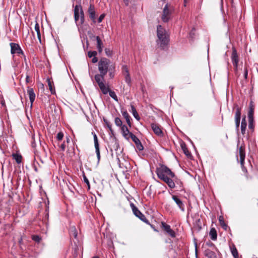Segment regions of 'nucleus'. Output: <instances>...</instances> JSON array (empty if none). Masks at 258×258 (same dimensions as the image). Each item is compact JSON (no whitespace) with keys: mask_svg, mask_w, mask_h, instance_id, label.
<instances>
[{"mask_svg":"<svg viewBox=\"0 0 258 258\" xmlns=\"http://www.w3.org/2000/svg\"><path fill=\"white\" fill-rule=\"evenodd\" d=\"M98 66L100 74L96 75L95 79H97L98 76L100 77V79H104L107 72L109 73L108 75L111 79L114 78L115 66L114 64L111 63L109 59L105 57L101 58L98 61Z\"/></svg>","mask_w":258,"mask_h":258,"instance_id":"obj_1","label":"nucleus"},{"mask_svg":"<svg viewBox=\"0 0 258 258\" xmlns=\"http://www.w3.org/2000/svg\"><path fill=\"white\" fill-rule=\"evenodd\" d=\"M158 177L165 182L170 188H174V182L171 178L175 177V174L167 166L159 164L155 171Z\"/></svg>","mask_w":258,"mask_h":258,"instance_id":"obj_2","label":"nucleus"},{"mask_svg":"<svg viewBox=\"0 0 258 258\" xmlns=\"http://www.w3.org/2000/svg\"><path fill=\"white\" fill-rule=\"evenodd\" d=\"M157 34L158 39L157 44L159 47L165 49L168 46L169 42V35L167 31L162 27L158 25L157 28Z\"/></svg>","mask_w":258,"mask_h":258,"instance_id":"obj_3","label":"nucleus"},{"mask_svg":"<svg viewBox=\"0 0 258 258\" xmlns=\"http://www.w3.org/2000/svg\"><path fill=\"white\" fill-rule=\"evenodd\" d=\"M74 18L77 25L80 19L79 24L82 25L85 21L84 13L81 5H76L74 9Z\"/></svg>","mask_w":258,"mask_h":258,"instance_id":"obj_4","label":"nucleus"},{"mask_svg":"<svg viewBox=\"0 0 258 258\" xmlns=\"http://www.w3.org/2000/svg\"><path fill=\"white\" fill-rule=\"evenodd\" d=\"M130 206L132 208L134 214L137 217L139 218L141 221H143L147 224H150L149 220L147 219L145 216L141 212L138 208L133 203H131Z\"/></svg>","mask_w":258,"mask_h":258,"instance_id":"obj_5","label":"nucleus"},{"mask_svg":"<svg viewBox=\"0 0 258 258\" xmlns=\"http://www.w3.org/2000/svg\"><path fill=\"white\" fill-rule=\"evenodd\" d=\"M10 45L11 46V53L12 54H22L24 56L25 60H26V56H25L24 52L22 49L21 48L20 45L15 43H10Z\"/></svg>","mask_w":258,"mask_h":258,"instance_id":"obj_6","label":"nucleus"},{"mask_svg":"<svg viewBox=\"0 0 258 258\" xmlns=\"http://www.w3.org/2000/svg\"><path fill=\"white\" fill-rule=\"evenodd\" d=\"M96 82L97 83L101 92L104 95L107 94L109 91V88L108 87H106L104 83V79H100V77H97V79H95Z\"/></svg>","mask_w":258,"mask_h":258,"instance_id":"obj_7","label":"nucleus"},{"mask_svg":"<svg viewBox=\"0 0 258 258\" xmlns=\"http://www.w3.org/2000/svg\"><path fill=\"white\" fill-rule=\"evenodd\" d=\"M161 227L167 234L169 235L172 238L175 237V232L174 230L171 229L170 226L169 225L166 224L164 222H162Z\"/></svg>","mask_w":258,"mask_h":258,"instance_id":"obj_8","label":"nucleus"},{"mask_svg":"<svg viewBox=\"0 0 258 258\" xmlns=\"http://www.w3.org/2000/svg\"><path fill=\"white\" fill-rule=\"evenodd\" d=\"M171 13L168 9V5L166 4L163 10L162 20L164 22H167L170 19Z\"/></svg>","mask_w":258,"mask_h":258,"instance_id":"obj_9","label":"nucleus"},{"mask_svg":"<svg viewBox=\"0 0 258 258\" xmlns=\"http://www.w3.org/2000/svg\"><path fill=\"white\" fill-rule=\"evenodd\" d=\"M237 147L238 148L239 150L240 162H242L243 160H245V145L244 143H242L239 146V141H238L237 144Z\"/></svg>","mask_w":258,"mask_h":258,"instance_id":"obj_10","label":"nucleus"},{"mask_svg":"<svg viewBox=\"0 0 258 258\" xmlns=\"http://www.w3.org/2000/svg\"><path fill=\"white\" fill-rule=\"evenodd\" d=\"M151 128L154 133L159 137H163L164 135L163 132L162 131L160 126L155 123H152L151 124Z\"/></svg>","mask_w":258,"mask_h":258,"instance_id":"obj_11","label":"nucleus"},{"mask_svg":"<svg viewBox=\"0 0 258 258\" xmlns=\"http://www.w3.org/2000/svg\"><path fill=\"white\" fill-rule=\"evenodd\" d=\"M242 107V102H241V101L239 99L238 100V102H236L234 103L233 106V109L235 110V115H241Z\"/></svg>","mask_w":258,"mask_h":258,"instance_id":"obj_12","label":"nucleus"},{"mask_svg":"<svg viewBox=\"0 0 258 258\" xmlns=\"http://www.w3.org/2000/svg\"><path fill=\"white\" fill-rule=\"evenodd\" d=\"M88 13L90 18L92 20L94 23H96V13L95 11L94 6L93 5H90L88 9Z\"/></svg>","mask_w":258,"mask_h":258,"instance_id":"obj_13","label":"nucleus"},{"mask_svg":"<svg viewBox=\"0 0 258 258\" xmlns=\"http://www.w3.org/2000/svg\"><path fill=\"white\" fill-rule=\"evenodd\" d=\"M94 38L97 41V48L99 53H101L103 50V44L99 36H93L92 39Z\"/></svg>","mask_w":258,"mask_h":258,"instance_id":"obj_14","label":"nucleus"},{"mask_svg":"<svg viewBox=\"0 0 258 258\" xmlns=\"http://www.w3.org/2000/svg\"><path fill=\"white\" fill-rule=\"evenodd\" d=\"M172 199L174 200V201L177 205L179 208L182 211H184V205L182 202V201L179 199L177 196L175 195H172Z\"/></svg>","mask_w":258,"mask_h":258,"instance_id":"obj_15","label":"nucleus"},{"mask_svg":"<svg viewBox=\"0 0 258 258\" xmlns=\"http://www.w3.org/2000/svg\"><path fill=\"white\" fill-rule=\"evenodd\" d=\"M232 61L233 64L235 67H237L238 62V58L236 50L235 48H232V53L231 56Z\"/></svg>","mask_w":258,"mask_h":258,"instance_id":"obj_16","label":"nucleus"},{"mask_svg":"<svg viewBox=\"0 0 258 258\" xmlns=\"http://www.w3.org/2000/svg\"><path fill=\"white\" fill-rule=\"evenodd\" d=\"M171 179L173 182H174V188L175 187V184H176L178 185L179 187L177 190L180 191L183 190L182 182L179 179H178L175 175L174 177H172Z\"/></svg>","mask_w":258,"mask_h":258,"instance_id":"obj_17","label":"nucleus"},{"mask_svg":"<svg viewBox=\"0 0 258 258\" xmlns=\"http://www.w3.org/2000/svg\"><path fill=\"white\" fill-rule=\"evenodd\" d=\"M121 132L123 136L127 140L130 139V134L132 133L129 131L128 128L125 125H123L121 127Z\"/></svg>","mask_w":258,"mask_h":258,"instance_id":"obj_18","label":"nucleus"},{"mask_svg":"<svg viewBox=\"0 0 258 258\" xmlns=\"http://www.w3.org/2000/svg\"><path fill=\"white\" fill-rule=\"evenodd\" d=\"M254 106L253 104L252 101H251L249 105V109L247 113L248 119L254 118Z\"/></svg>","mask_w":258,"mask_h":258,"instance_id":"obj_19","label":"nucleus"},{"mask_svg":"<svg viewBox=\"0 0 258 258\" xmlns=\"http://www.w3.org/2000/svg\"><path fill=\"white\" fill-rule=\"evenodd\" d=\"M180 147L183 151L184 154L188 157V158H191L192 157L191 154L190 152L188 150V149L186 147V145L185 143L183 142L180 143Z\"/></svg>","mask_w":258,"mask_h":258,"instance_id":"obj_20","label":"nucleus"},{"mask_svg":"<svg viewBox=\"0 0 258 258\" xmlns=\"http://www.w3.org/2000/svg\"><path fill=\"white\" fill-rule=\"evenodd\" d=\"M204 255L208 258H217V255L215 252L209 248L205 250Z\"/></svg>","mask_w":258,"mask_h":258,"instance_id":"obj_21","label":"nucleus"},{"mask_svg":"<svg viewBox=\"0 0 258 258\" xmlns=\"http://www.w3.org/2000/svg\"><path fill=\"white\" fill-rule=\"evenodd\" d=\"M121 113L122 116L125 119L127 124L130 127H131L132 124L131 121V117L130 116L129 114L128 113L126 110L121 111Z\"/></svg>","mask_w":258,"mask_h":258,"instance_id":"obj_22","label":"nucleus"},{"mask_svg":"<svg viewBox=\"0 0 258 258\" xmlns=\"http://www.w3.org/2000/svg\"><path fill=\"white\" fill-rule=\"evenodd\" d=\"M209 235L210 238L213 240H216L217 238V231L214 228H212L210 231Z\"/></svg>","mask_w":258,"mask_h":258,"instance_id":"obj_23","label":"nucleus"},{"mask_svg":"<svg viewBox=\"0 0 258 258\" xmlns=\"http://www.w3.org/2000/svg\"><path fill=\"white\" fill-rule=\"evenodd\" d=\"M131 111L132 112V114L134 116V117L137 120H140V116L139 115L137 110H136V109L135 108V107L134 106V105L133 104H131Z\"/></svg>","mask_w":258,"mask_h":258,"instance_id":"obj_24","label":"nucleus"},{"mask_svg":"<svg viewBox=\"0 0 258 258\" xmlns=\"http://www.w3.org/2000/svg\"><path fill=\"white\" fill-rule=\"evenodd\" d=\"M47 81L48 83L49 89L50 90V91L51 92V94L52 95H55V88H54L53 82H51L49 79H47Z\"/></svg>","mask_w":258,"mask_h":258,"instance_id":"obj_25","label":"nucleus"},{"mask_svg":"<svg viewBox=\"0 0 258 258\" xmlns=\"http://www.w3.org/2000/svg\"><path fill=\"white\" fill-rule=\"evenodd\" d=\"M231 253L234 258H239L238 251L234 245L230 247Z\"/></svg>","mask_w":258,"mask_h":258,"instance_id":"obj_26","label":"nucleus"},{"mask_svg":"<svg viewBox=\"0 0 258 258\" xmlns=\"http://www.w3.org/2000/svg\"><path fill=\"white\" fill-rule=\"evenodd\" d=\"M219 221L220 224L222 228L224 229L225 230H227L228 226L225 223L223 217L222 216H220L219 218Z\"/></svg>","mask_w":258,"mask_h":258,"instance_id":"obj_27","label":"nucleus"},{"mask_svg":"<svg viewBox=\"0 0 258 258\" xmlns=\"http://www.w3.org/2000/svg\"><path fill=\"white\" fill-rule=\"evenodd\" d=\"M103 121H104L105 125H106V126L109 128V131L110 132V134L111 136H113L114 135V133H113V130L112 129L111 123L109 121H108L107 119H105V118L103 119Z\"/></svg>","mask_w":258,"mask_h":258,"instance_id":"obj_28","label":"nucleus"},{"mask_svg":"<svg viewBox=\"0 0 258 258\" xmlns=\"http://www.w3.org/2000/svg\"><path fill=\"white\" fill-rule=\"evenodd\" d=\"M194 228L198 231L201 230L202 229L201 221L200 219H197L194 223Z\"/></svg>","mask_w":258,"mask_h":258,"instance_id":"obj_29","label":"nucleus"},{"mask_svg":"<svg viewBox=\"0 0 258 258\" xmlns=\"http://www.w3.org/2000/svg\"><path fill=\"white\" fill-rule=\"evenodd\" d=\"M240 119L241 115H235V127L237 130H239Z\"/></svg>","mask_w":258,"mask_h":258,"instance_id":"obj_30","label":"nucleus"},{"mask_svg":"<svg viewBox=\"0 0 258 258\" xmlns=\"http://www.w3.org/2000/svg\"><path fill=\"white\" fill-rule=\"evenodd\" d=\"M12 156L18 164H20L22 162V157L20 154H13Z\"/></svg>","mask_w":258,"mask_h":258,"instance_id":"obj_31","label":"nucleus"},{"mask_svg":"<svg viewBox=\"0 0 258 258\" xmlns=\"http://www.w3.org/2000/svg\"><path fill=\"white\" fill-rule=\"evenodd\" d=\"M35 30L36 31V33H37V37H38L39 41L41 42L40 31L39 25L38 23H36L35 25Z\"/></svg>","mask_w":258,"mask_h":258,"instance_id":"obj_32","label":"nucleus"},{"mask_svg":"<svg viewBox=\"0 0 258 258\" xmlns=\"http://www.w3.org/2000/svg\"><path fill=\"white\" fill-rule=\"evenodd\" d=\"M114 123L116 126L120 127V128L122 126H123L121 120L120 119V118L118 117H116L115 118Z\"/></svg>","mask_w":258,"mask_h":258,"instance_id":"obj_33","label":"nucleus"},{"mask_svg":"<svg viewBox=\"0 0 258 258\" xmlns=\"http://www.w3.org/2000/svg\"><path fill=\"white\" fill-rule=\"evenodd\" d=\"M248 128L250 130H253L254 127V118L248 119Z\"/></svg>","mask_w":258,"mask_h":258,"instance_id":"obj_34","label":"nucleus"},{"mask_svg":"<svg viewBox=\"0 0 258 258\" xmlns=\"http://www.w3.org/2000/svg\"><path fill=\"white\" fill-rule=\"evenodd\" d=\"M130 138H131L133 141L136 144L140 141V140L133 133L130 134Z\"/></svg>","mask_w":258,"mask_h":258,"instance_id":"obj_35","label":"nucleus"},{"mask_svg":"<svg viewBox=\"0 0 258 258\" xmlns=\"http://www.w3.org/2000/svg\"><path fill=\"white\" fill-rule=\"evenodd\" d=\"M27 93H28V95H29V97H35V94L34 92V90L31 88L28 87Z\"/></svg>","mask_w":258,"mask_h":258,"instance_id":"obj_36","label":"nucleus"},{"mask_svg":"<svg viewBox=\"0 0 258 258\" xmlns=\"http://www.w3.org/2000/svg\"><path fill=\"white\" fill-rule=\"evenodd\" d=\"M32 239L37 243H39L41 240V237L38 235H33L32 236Z\"/></svg>","mask_w":258,"mask_h":258,"instance_id":"obj_37","label":"nucleus"},{"mask_svg":"<svg viewBox=\"0 0 258 258\" xmlns=\"http://www.w3.org/2000/svg\"><path fill=\"white\" fill-rule=\"evenodd\" d=\"M92 134H93V139H94V146H95V147H99V142H98V138H97V136L96 135V134L94 133Z\"/></svg>","mask_w":258,"mask_h":258,"instance_id":"obj_38","label":"nucleus"},{"mask_svg":"<svg viewBox=\"0 0 258 258\" xmlns=\"http://www.w3.org/2000/svg\"><path fill=\"white\" fill-rule=\"evenodd\" d=\"M122 73L123 75L130 74L128 68L126 65H123L122 66Z\"/></svg>","mask_w":258,"mask_h":258,"instance_id":"obj_39","label":"nucleus"},{"mask_svg":"<svg viewBox=\"0 0 258 258\" xmlns=\"http://www.w3.org/2000/svg\"><path fill=\"white\" fill-rule=\"evenodd\" d=\"M246 126H247V123H241L240 128H241V134L242 135H244L245 133Z\"/></svg>","mask_w":258,"mask_h":258,"instance_id":"obj_40","label":"nucleus"},{"mask_svg":"<svg viewBox=\"0 0 258 258\" xmlns=\"http://www.w3.org/2000/svg\"><path fill=\"white\" fill-rule=\"evenodd\" d=\"M95 152L97 155L98 163H99L100 161V158H101L99 147H95Z\"/></svg>","mask_w":258,"mask_h":258,"instance_id":"obj_41","label":"nucleus"},{"mask_svg":"<svg viewBox=\"0 0 258 258\" xmlns=\"http://www.w3.org/2000/svg\"><path fill=\"white\" fill-rule=\"evenodd\" d=\"M124 79H125V82L128 85H130L131 82V78L130 74H126V75H124Z\"/></svg>","mask_w":258,"mask_h":258,"instance_id":"obj_42","label":"nucleus"},{"mask_svg":"<svg viewBox=\"0 0 258 258\" xmlns=\"http://www.w3.org/2000/svg\"><path fill=\"white\" fill-rule=\"evenodd\" d=\"M206 245L208 246L209 247H210L212 248L213 250H217V248L215 246V245L210 241H208L206 243Z\"/></svg>","mask_w":258,"mask_h":258,"instance_id":"obj_43","label":"nucleus"},{"mask_svg":"<svg viewBox=\"0 0 258 258\" xmlns=\"http://www.w3.org/2000/svg\"><path fill=\"white\" fill-rule=\"evenodd\" d=\"M97 55V52L96 51H89L88 52V56L89 57L91 58Z\"/></svg>","mask_w":258,"mask_h":258,"instance_id":"obj_44","label":"nucleus"},{"mask_svg":"<svg viewBox=\"0 0 258 258\" xmlns=\"http://www.w3.org/2000/svg\"><path fill=\"white\" fill-rule=\"evenodd\" d=\"M71 235L73 236L75 238L77 237L78 233L75 228H72L71 231Z\"/></svg>","mask_w":258,"mask_h":258,"instance_id":"obj_45","label":"nucleus"},{"mask_svg":"<svg viewBox=\"0 0 258 258\" xmlns=\"http://www.w3.org/2000/svg\"><path fill=\"white\" fill-rule=\"evenodd\" d=\"M136 147L139 151H142L144 149V147L142 144L141 141L139 142L136 144Z\"/></svg>","mask_w":258,"mask_h":258,"instance_id":"obj_46","label":"nucleus"},{"mask_svg":"<svg viewBox=\"0 0 258 258\" xmlns=\"http://www.w3.org/2000/svg\"><path fill=\"white\" fill-rule=\"evenodd\" d=\"M83 180L87 184L88 186V189H89L90 188V184L89 181V180L85 175V174H83Z\"/></svg>","mask_w":258,"mask_h":258,"instance_id":"obj_47","label":"nucleus"},{"mask_svg":"<svg viewBox=\"0 0 258 258\" xmlns=\"http://www.w3.org/2000/svg\"><path fill=\"white\" fill-rule=\"evenodd\" d=\"M104 51H105V53L107 56H111L112 52L109 48H105Z\"/></svg>","mask_w":258,"mask_h":258,"instance_id":"obj_48","label":"nucleus"},{"mask_svg":"<svg viewBox=\"0 0 258 258\" xmlns=\"http://www.w3.org/2000/svg\"><path fill=\"white\" fill-rule=\"evenodd\" d=\"M63 134L62 132H59L57 135L56 138L58 141H61L63 139Z\"/></svg>","mask_w":258,"mask_h":258,"instance_id":"obj_49","label":"nucleus"},{"mask_svg":"<svg viewBox=\"0 0 258 258\" xmlns=\"http://www.w3.org/2000/svg\"><path fill=\"white\" fill-rule=\"evenodd\" d=\"M107 245L109 248H113V241L111 239H109L107 241Z\"/></svg>","mask_w":258,"mask_h":258,"instance_id":"obj_50","label":"nucleus"},{"mask_svg":"<svg viewBox=\"0 0 258 258\" xmlns=\"http://www.w3.org/2000/svg\"><path fill=\"white\" fill-rule=\"evenodd\" d=\"M0 104H1L2 107L4 108L6 107V103L4 99V98H0Z\"/></svg>","mask_w":258,"mask_h":258,"instance_id":"obj_51","label":"nucleus"},{"mask_svg":"<svg viewBox=\"0 0 258 258\" xmlns=\"http://www.w3.org/2000/svg\"><path fill=\"white\" fill-rule=\"evenodd\" d=\"M248 76V70L246 67H244V77L245 79H247Z\"/></svg>","mask_w":258,"mask_h":258,"instance_id":"obj_52","label":"nucleus"},{"mask_svg":"<svg viewBox=\"0 0 258 258\" xmlns=\"http://www.w3.org/2000/svg\"><path fill=\"white\" fill-rule=\"evenodd\" d=\"M105 15L104 14H101L98 19V22L101 23L105 17Z\"/></svg>","mask_w":258,"mask_h":258,"instance_id":"obj_53","label":"nucleus"},{"mask_svg":"<svg viewBox=\"0 0 258 258\" xmlns=\"http://www.w3.org/2000/svg\"><path fill=\"white\" fill-rule=\"evenodd\" d=\"M110 97H117L115 92L113 91H111L109 89L108 92Z\"/></svg>","mask_w":258,"mask_h":258,"instance_id":"obj_54","label":"nucleus"},{"mask_svg":"<svg viewBox=\"0 0 258 258\" xmlns=\"http://www.w3.org/2000/svg\"><path fill=\"white\" fill-rule=\"evenodd\" d=\"M35 98H29L30 100V107L31 108L32 107V104L34 101L35 100Z\"/></svg>","mask_w":258,"mask_h":258,"instance_id":"obj_55","label":"nucleus"},{"mask_svg":"<svg viewBox=\"0 0 258 258\" xmlns=\"http://www.w3.org/2000/svg\"><path fill=\"white\" fill-rule=\"evenodd\" d=\"M97 61H98V58L96 57V56L93 57V58L92 59V62L93 63H95L97 62Z\"/></svg>","mask_w":258,"mask_h":258,"instance_id":"obj_56","label":"nucleus"},{"mask_svg":"<svg viewBox=\"0 0 258 258\" xmlns=\"http://www.w3.org/2000/svg\"><path fill=\"white\" fill-rule=\"evenodd\" d=\"M241 123H247L246 120V116L245 115L243 116L242 118V120H241Z\"/></svg>","mask_w":258,"mask_h":258,"instance_id":"obj_57","label":"nucleus"},{"mask_svg":"<svg viewBox=\"0 0 258 258\" xmlns=\"http://www.w3.org/2000/svg\"><path fill=\"white\" fill-rule=\"evenodd\" d=\"M60 148L62 151H64L65 150L66 146L64 143L60 145Z\"/></svg>","mask_w":258,"mask_h":258,"instance_id":"obj_58","label":"nucleus"},{"mask_svg":"<svg viewBox=\"0 0 258 258\" xmlns=\"http://www.w3.org/2000/svg\"><path fill=\"white\" fill-rule=\"evenodd\" d=\"M151 227L155 231H156V232H158V230H157L156 228H155V227L153 225H152L150 223V224H149Z\"/></svg>","mask_w":258,"mask_h":258,"instance_id":"obj_59","label":"nucleus"},{"mask_svg":"<svg viewBox=\"0 0 258 258\" xmlns=\"http://www.w3.org/2000/svg\"><path fill=\"white\" fill-rule=\"evenodd\" d=\"M125 6H127L129 5L130 0H123Z\"/></svg>","mask_w":258,"mask_h":258,"instance_id":"obj_60","label":"nucleus"},{"mask_svg":"<svg viewBox=\"0 0 258 258\" xmlns=\"http://www.w3.org/2000/svg\"><path fill=\"white\" fill-rule=\"evenodd\" d=\"M245 176L246 178H247V179H249L252 178L251 176L248 175V173L247 174L245 173Z\"/></svg>","mask_w":258,"mask_h":258,"instance_id":"obj_61","label":"nucleus"},{"mask_svg":"<svg viewBox=\"0 0 258 258\" xmlns=\"http://www.w3.org/2000/svg\"><path fill=\"white\" fill-rule=\"evenodd\" d=\"M194 31H195V29L194 28V29L191 30V31L190 32V33H189L190 36L191 37H192V38L193 37L192 35H194Z\"/></svg>","mask_w":258,"mask_h":258,"instance_id":"obj_62","label":"nucleus"},{"mask_svg":"<svg viewBox=\"0 0 258 258\" xmlns=\"http://www.w3.org/2000/svg\"><path fill=\"white\" fill-rule=\"evenodd\" d=\"M244 161L245 160H243L242 162H240V165H241V169H243V167H245L244 165Z\"/></svg>","mask_w":258,"mask_h":258,"instance_id":"obj_63","label":"nucleus"},{"mask_svg":"<svg viewBox=\"0 0 258 258\" xmlns=\"http://www.w3.org/2000/svg\"><path fill=\"white\" fill-rule=\"evenodd\" d=\"M242 170L243 172H244L245 173H247V170L246 169V168L245 167H243V169H242Z\"/></svg>","mask_w":258,"mask_h":258,"instance_id":"obj_64","label":"nucleus"}]
</instances>
